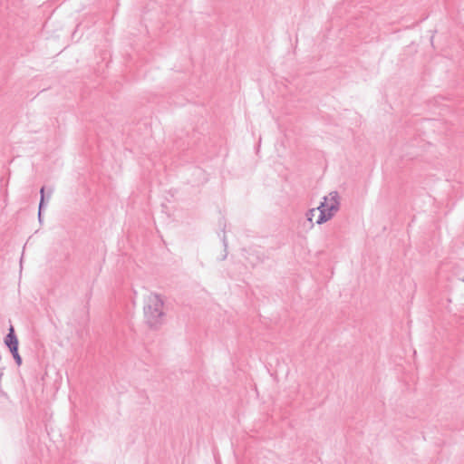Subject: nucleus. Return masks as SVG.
I'll use <instances>...</instances> for the list:
<instances>
[{
  "label": "nucleus",
  "instance_id": "nucleus-4",
  "mask_svg": "<svg viewBox=\"0 0 464 464\" xmlns=\"http://www.w3.org/2000/svg\"><path fill=\"white\" fill-rule=\"evenodd\" d=\"M5 343L8 347L13 346L14 344H18V340L16 335L14 334V330L13 326L10 327L9 333L5 337Z\"/></svg>",
  "mask_w": 464,
  "mask_h": 464
},
{
  "label": "nucleus",
  "instance_id": "nucleus-9",
  "mask_svg": "<svg viewBox=\"0 0 464 464\" xmlns=\"http://www.w3.org/2000/svg\"><path fill=\"white\" fill-rule=\"evenodd\" d=\"M463 281H464V277H463Z\"/></svg>",
  "mask_w": 464,
  "mask_h": 464
},
{
  "label": "nucleus",
  "instance_id": "nucleus-7",
  "mask_svg": "<svg viewBox=\"0 0 464 464\" xmlns=\"http://www.w3.org/2000/svg\"><path fill=\"white\" fill-rule=\"evenodd\" d=\"M8 348H9L11 353L13 354V356H14V354L18 353V344H14V345L10 346Z\"/></svg>",
  "mask_w": 464,
  "mask_h": 464
},
{
  "label": "nucleus",
  "instance_id": "nucleus-1",
  "mask_svg": "<svg viewBox=\"0 0 464 464\" xmlns=\"http://www.w3.org/2000/svg\"><path fill=\"white\" fill-rule=\"evenodd\" d=\"M164 302L158 294H150L147 296L143 307L145 323L151 329H158L164 323Z\"/></svg>",
  "mask_w": 464,
  "mask_h": 464
},
{
  "label": "nucleus",
  "instance_id": "nucleus-2",
  "mask_svg": "<svg viewBox=\"0 0 464 464\" xmlns=\"http://www.w3.org/2000/svg\"><path fill=\"white\" fill-rule=\"evenodd\" d=\"M322 203H325V208L335 214L339 210V194L337 191H332L327 197H324V201Z\"/></svg>",
  "mask_w": 464,
  "mask_h": 464
},
{
  "label": "nucleus",
  "instance_id": "nucleus-8",
  "mask_svg": "<svg viewBox=\"0 0 464 464\" xmlns=\"http://www.w3.org/2000/svg\"><path fill=\"white\" fill-rule=\"evenodd\" d=\"M14 359L15 362H16L18 365H20V364L22 363V358H21V356L19 355V353L14 354Z\"/></svg>",
  "mask_w": 464,
  "mask_h": 464
},
{
  "label": "nucleus",
  "instance_id": "nucleus-5",
  "mask_svg": "<svg viewBox=\"0 0 464 464\" xmlns=\"http://www.w3.org/2000/svg\"><path fill=\"white\" fill-rule=\"evenodd\" d=\"M40 192H41V200H40V204H39L38 218H39V221L42 222V211L44 209L46 199H49V198H50V194L45 196V188L44 187H43L41 188Z\"/></svg>",
  "mask_w": 464,
  "mask_h": 464
},
{
  "label": "nucleus",
  "instance_id": "nucleus-3",
  "mask_svg": "<svg viewBox=\"0 0 464 464\" xmlns=\"http://www.w3.org/2000/svg\"><path fill=\"white\" fill-rule=\"evenodd\" d=\"M324 204L325 203H321L320 206L318 208H316V209L320 211L318 219L316 220V223L318 225L327 222L334 216V214H333L332 212H330L329 210H327L325 208L326 205H324Z\"/></svg>",
  "mask_w": 464,
  "mask_h": 464
},
{
  "label": "nucleus",
  "instance_id": "nucleus-6",
  "mask_svg": "<svg viewBox=\"0 0 464 464\" xmlns=\"http://www.w3.org/2000/svg\"><path fill=\"white\" fill-rule=\"evenodd\" d=\"M316 210H317L316 208H312L306 212V218L310 223V228H312L314 227L313 218L314 217Z\"/></svg>",
  "mask_w": 464,
  "mask_h": 464
}]
</instances>
